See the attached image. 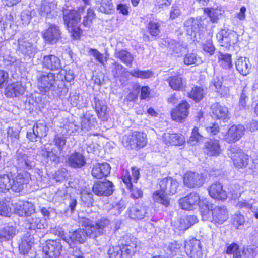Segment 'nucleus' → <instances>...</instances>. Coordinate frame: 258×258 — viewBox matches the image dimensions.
Segmentation results:
<instances>
[{
    "label": "nucleus",
    "mask_w": 258,
    "mask_h": 258,
    "mask_svg": "<svg viewBox=\"0 0 258 258\" xmlns=\"http://www.w3.org/2000/svg\"><path fill=\"white\" fill-rule=\"evenodd\" d=\"M220 45L227 47L235 44L238 41V35L235 32L230 30H221L216 35Z\"/></svg>",
    "instance_id": "nucleus-12"
},
{
    "label": "nucleus",
    "mask_w": 258,
    "mask_h": 258,
    "mask_svg": "<svg viewBox=\"0 0 258 258\" xmlns=\"http://www.w3.org/2000/svg\"><path fill=\"white\" fill-rule=\"evenodd\" d=\"M237 71L242 75L246 76L250 72L251 65L249 60L246 57H241L235 62Z\"/></svg>",
    "instance_id": "nucleus-31"
},
{
    "label": "nucleus",
    "mask_w": 258,
    "mask_h": 258,
    "mask_svg": "<svg viewBox=\"0 0 258 258\" xmlns=\"http://www.w3.org/2000/svg\"><path fill=\"white\" fill-rule=\"evenodd\" d=\"M42 64L44 68L51 71L58 70L61 68L60 59L54 55L44 56Z\"/></svg>",
    "instance_id": "nucleus-25"
},
{
    "label": "nucleus",
    "mask_w": 258,
    "mask_h": 258,
    "mask_svg": "<svg viewBox=\"0 0 258 258\" xmlns=\"http://www.w3.org/2000/svg\"><path fill=\"white\" fill-rule=\"evenodd\" d=\"M94 12L91 9L87 10V15L84 17L83 24L84 26H89L92 23L93 19L94 18Z\"/></svg>",
    "instance_id": "nucleus-56"
},
{
    "label": "nucleus",
    "mask_w": 258,
    "mask_h": 258,
    "mask_svg": "<svg viewBox=\"0 0 258 258\" xmlns=\"http://www.w3.org/2000/svg\"><path fill=\"white\" fill-rule=\"evenodd\" d=\"M201 23L199 22V20L198 19H194V18H190L184 22L185 26L187 27H191L192 30H195L199 27Z\"/></svg>",
    "instance_id": "nucleus-61"
},
{
    "label": "nucleus",
    "mask_w": 258,
    "mask_h": 258,
    "mask_svg": "<svg viewBox=\"0 0 258 258\" xmlns=\"http://www.w3.org/2000/svg\"><path fill=\"white\" fill-rule=\"evenodd\" d=\"M95 109L98 116L102 120H104L106 118L107 112V106L104 104L103 101L95 98Z\"/></svg>",
    "instance_id": "nucleus-42"
},
{
    "label": "nucleus",
    "mask_w": 258,
    "mask_h": 258,
    "mask_svg": "<svg viewBox=\"0 0 258 258\" xmlns=\"http://www.w3.org/2000/svg\"><path fill=\"white\" fill-rule=\"evenodd\" d=\"M14 212L20 216H28L35 212V206L28 201H19L15 204Z\"/></svg>",
    "instance_id": "nucleus-17"
},
{
    "label": "nucleus",
    "mask_w": 258,
    "mask_h": 258,
    "mask_svg": "<svg viewBox=\"0 0 258 258\" xmlns=\"http://www.w3.org/2000/svg\"><path fill=\"white\" fill-rule=\"evenodd\" d=\"M199 58L195 53H189L185 55L184 58V63L186 65L196 64L198 61Z\"/></svg>",
    "instance_id": "nucleus-57"
},
{
    "label": "nucleus",
    "mask_w": 258,
    "mask_h": 258,
    "mask_svg": "<svg viewBox=\"0 0 258 258\" xmlns=\"http://www.w3.org/2000/svg\"><path fill=\"white\" fill-rule=\"evenodd\" d=\"M189 105L186 101H183L178 106L173 109L171 113L173 120L180 122L185 119L188 115Z\"/></svg>",
    "instance_id": "nucleus-19"
},
{
    "label": "nucleus",
    "mask_w": 258,
    "mask_h": 258,
    "mask_svg": "<svg viewBox=\"0 0 258 258\" xmlns=\"http://www.w3.org/2000/svg\"><path fill=\"white\" fill-rule=\"evenodd\" d=\"M82 99V97H80L79 94L77 92L71 94L70 96L71 103L73 106L76 107H80L81 106L80 101Z\"/></svg>",
    "instance_id": "nucleus-62"
},
{
    "label": "nucleus",
    "mask_w": 258,
    "mask_h": 258,
    "mask_svg": "<svg viewBox=\"0 0 258 258\" xmlns=\"http://www.w3.org/2000/svg\"><path fill=\"white\" fill-rule=\"evenodd\" d=\"M212 115L214 118L226 121L229 118L228 108L219 103H213L211 107Z\"/></svg>",
    "instance_id": "nucleus-23"
},
{
    "label": "nucleus",
    "mask_w": 258,
    "mask_h": 258,
    "mask_svg": "<svg viewBox=\"0 0 258 258\" xmlns=\"http://www.w3.org/2000/svg\"><path fill=\"white\" fill-rule=\"evenodd\" d=\"M61 250V243L59 241L54 240L47 241L46 246L43 248V251L47 256L46 258L58 257Z\"/></svg>",
    "instance_id": "nucleus-18"
},
{
    "label": "nucleus",
    "mask_w": 258,
    "mask_h": 258,
    "mask_svg": "<svg viewBox=\"0 0 258 258\" xmlns=\"http://www.w3.org/2000/svg\"><path fill=\"white\" fill-rule=\"evenodd\" d=\"M180 248V244L176 241H174L170 243L168 247V250L169 251V255L175 254L177 253Z\"/></svg>",
    "instance_id": "nucleus-63"
},
{
    "label": "nucleus",
    "mask_w": 258,
    "mask_h": 258,
    "mask_svg": "<svg viewBox=\"0 0 258 258\" xmlns=\"http://www.w3.org/2000/svg\"><path fill=\"white\" fill-rule=\"evenodd\" d=\"M14 159L15 166L18 168L30 170L35 166V156L31 153L18 151Z\"/></svg>",
    "instance_id": "nucleus-7"
},
{
    "label": "nucleus",
    "mask_w": 258,
    "mask_h": 258,
    "mask_svg": "<svg viewBox=\"0 0 258 258\" xmlns=\"http://www.w3.org/2000/svg\"><path fill=\"white\" fill-rule=\"evenodd\" d=\"M85 7H79L77 10L63 11V20L69 31L76 38L79 36L80 28L78 25L81 18V15L84 12Z\"/></svg>",
    "instance_id": "nucleus-4"
},
{
    "label": "nucleus",
    "mask_w": 258,
    "mask_h": 258,
    "mask_svg": "<svg viewBox=\"0 0 258 258\" xmlns=\"http://www.w3.org/2000/svg\"><path fill=\"white\" fill-rule=\"evenodd\" d=\"M209 195L212 198L218 200H225L227 195L223 189L222 185L219 183L212 184L208 188Z\"/></svg>",
    "instance_id": "nucleus-26"
},
{
    "label": "nucleus",
    "mask_w": 258,
    "mask_h": 258,
    "mask_svg": "<svg viewBox=\"0 0 258 258\" xmlns=\"http://www.w3.org/2000/svg\"><path fill=\"white\" fill-rule=\"evenodd\" d=\"M96 124L95 119L93 116L86 114L81 120V129L85 132L91 130Z\"/></svg>",
    "instance_id": "nucleus-38"
},
{
    "label": "nucleus",
    "mask_w": 258,
    "mask_h": 258,
    "mask_svg": "<svg viewBox=\"0 0 258 258\" xmlns=\"http://www.w3.org/2000/svg\"><path fill=\"white\" fill-rule=\"evenodd\" d=\"M245 130L242 125H232L225 135V141L231 143L239 140L244 135Z\"/></svg>",
    "instance_id": "nucleus-16"
},
{
    "label": "nucleus",
    "mask_w": 258,
    "mask_h": 258,
    "mask_svg": "<svg viewBox=\"0 0 258 258\" xmlns=\"http://www.w3.org/2000/svg\"><path fill=\"white\" fill-rule=\"evenodd\" d=\"M18 49L24 54H31L35 51V46L26 37L18 40Z\"/></svg>",
    "instance_id": "nucleus-28"
},
{
    "label": "nucleus",
    "mask_w": 258,
    "mask_h": 258,
    "mask_svg": "<svg viewBox=\"0 0 258 258\" xmlns=\"http://www.w3.org/2000/svg\"><path fill=\"white\" fill-rule=\"evenodd\" d=\"M115 57L119 58L127 66H131L134 57L131 53L125 50H116L114 53Z\"/></svg>",
    "instance_id": "nucleus-35"
},
{
    "label": "nucleus",
    "mask_w": 258,
    "mask_h": 258,
    "mask_svg": "<svg viewBox=\"0 0 258 258\" xmlns=\"http://www.w3.org/2000/svg\"><path fill=\"white\" fill-rule=\"evenodd\" d=\"M8 141L12 145L17 147L19 145V131L13 127H9L7 130Z\"/></svg>",
    "instance_id": "nucleus-45"
},
{
    "label": "nucleus",
    "mask_w": 258,
    "mask_h": 258,
    "mask_svg": "<svg viewBox=\"0 0 258 258\" xmlns=\"http://www.w3.org/2000/svg\"><path fill=\"white\" fill-rule=\"evenodd\" d=\"M68 163L72 167L80 168L85 165L86 162L81 153L75 152L70 156Z\"/></svg>",
    "instance_id": "nucleus-33"
},
{
    "label": "nucleus",
    "mask_w": 258,
    "mask_h": 258,
    "mask_svg": "<svg viewBox=\"0 0 258 258\" xmlns=\"http://www.w3.org/2000/svg\"><path fill=\"white\" fill-rule=\"evenodd\" d=\"M204 151L210 156H217L221 152L219 141L216 140H210L206 143Z\"/></svg>",
    "instance_id": "nucleus-30"
},
{
    "label": "nucleus",
    "mask_w": 258,
    "mask_h": 258,
    "mask_svg": "<svg viewBox=\"0 0 258 258\" xmlns=\"http://www.w3.org/2000/svg\"><path fill=\"white\" fill-rule=\"evenodd\" d=\"M122 253L121 248L118 247H111L108 251L109 258H121Z\"/></svg>",
    "instance_id": "nucleus-55"
},
{
    "label": "nucleus",
    "mask_w": 258,
    "mask_h": 258,
    "mask_svg": "<svg viewBox=\"0 0 258 258\" xmlns=\"http://www.w3.org/2000/svg\"><path fill=\"white\" fill-rule=\"evenodd\" d=\"M137 244H132V245L123 246L121 247L122 252L128 255L134 254L136 251Z\"/></svg>",
    "instance_id": "nucleus-64"
},
{
    "label": "nucleus",
    "mask_w": 258,
    "mask_h": 258,
    "mask_svg": "<svg viewBox=\"0 0 258 258\" xmlns=\"http://www.w3.org/2000/svg\"><path fill=\"white\" fill-rule=\"evenodd\" d=\"M204 11L213 23H217L224 13L221 7L205 8Z\"/></svg>",
    "instance_id": "nucleus-37"
},
{
    "label": "nucleus",
    "mask_w": 258,
    "mask_h": 258,
    "mask_svg": "<svg viewBox=\"0 0 258 258\" xmlns=\"http://www.w3.org/2000/svg\"><path fill=\"white\" fill-rule=\"evenodd\" d=\"M56 77L54 74L45 73L41 74L37 78V87L42 93L49 92L54 87Z\"/></svg>",
    "instance_id": "nucleus-9"
},
{
    "label": "nucleus",
    "mask_w": 258,
    "mask_h": 258,
    "mask_svg": "<svg viewBox=\"0 0 258 258\" xmlns=\"http://www.w3.org/2000/svg\"><path fill=\"white\" fill-rule=\"evenodd\" d=\"M111 167L107 163H97L93 165L92 175L96 178H101L110 174Z\"/></svg>",
    "instance_id": "nucleus-24"
},
{
    "label": "nucleus",
    "mask_w": 258,
    "mask_h": 258,
    "mask_svg": "<svg viewBox=\"0 0 258 258\" xmlns=\"http://www.w3.org/2000/svg\"><path fill=\"white\" fill-rule=\"evenodd\" d=\"M34 244V238L30 234H26L22 239V242L19 245V250L21 253L25 254L31 249Z\"/></svg>",
    "instance_id": "nucleus-34"
},
{
    "label": "nucleus",
    "mask_w": 258,
    "mask_h": 258,
    "mask_svg": "<svg viewBox=\"0 0 258 258\" xmlns=\"http://www.w3.org/2000/svg\"><path fill=\"white\" fill-rule=\"evenodd\" d=\"M54 145L58 148L59 152L63 149L66 144V139L58 134L56 135L54 138Z\"/></svg>",
    "instance_id": "nucleus-52"
},
{
    "label": "nucleus",
    "mask_w": 258,
    "mask_h": 258,
    "mask_svg": "<svg viewBox=\"0 0 258 258\" xmlns=\"http://www.w3.org/2000/svg\"><path fill=\"white\" fill-rule=\"evenodd\" d=\"M244 222V216L242 214H235L233 215V223L236 228H238L240 226L243 225Z\"/></svg>",
    "instance_id": "nucleus-60"
},
{
    "label": "nucleus",
    "mask_w": 258,
    "mask_h": 258,
    "mask_svg": "<svg viewBox=\"0 0 258 258\" xmlns=\"http://www.w3.org/2000/svg\"><path fill=\"white\" fill-rule=\"evenodd\" d=\"M32 18V11L27 9L23 11L21 14V19L23 24L28 25L30 23Z\"/></svg>",
    "instance_id": "nucleus-53"
},
{
    "label": "nucleus",
    "mask_w": 258,
    "mask_h": 258,
    "mask_svg": "<svg viewBox=\"0 0 258 258\" xmlns=\"http://www.w3.org/2000/svg\"><path fill=\"white\" fill-rule=\"evenodd\" d=\"M61 33L58 26L55 25H50L49 28L43 33V37L51 43H55L60 38Z\"/></svg>",
    "instance_id": "nucleus-21"
},
{
    "label": "nucleus",
    "mask_w": 258,
    "mask_h": 258,
    "mask_svg": "<svg viewBox=\"0 0 258 258\" xmlns=\"http://www.w3.org/2000/svg\"><path fill=\"white\" fill-rule=\"evenodd\" d=\"M11 212L9 203L0 201V215L8 216Z\"/></svg>",
    "instance_id": "nucleus-54"
},
{
    "label": "nucleus",
    "mask_w": 258,
    "mask_h": 258,
    "mask_svg": "<svg viewBox=\"0 0 258 258\" xmlns=\"http://www.w3.org/2000/svg\"><path fill=\"white\" fill-rule=\"evenodd\" d=\"M170 87L174 90L179 91L183 89L186 85V81L180 75L170 77L167 79Z\"/></svg>",
    "instance_id": "nucleus-29"
},
{
    "label": "nucleus",
    "mask_w": 258,
    "mask_h": 258,
    "mask_svg": "<svg viewBox=\"0 0 258 258\" xmlns=\"http://www.w3.org/2000/svg\"><path fill=\"white\" fill-rule=\"evenodd\" d=\"M183 179L184 185L190 188L201 187L204 182L202 174L192 171H187L185 173Z\"/></svg>",
    "instance_id": "nucleus-13"
},
{
    "label": "nucleus",
    "mask_w": 258,
    "mask_h": 258,
    "mask_svg": "<svg viewBox=\"0 0 258 258\" xmlns=\"http://www.w3.org/2000/svg\"><path fill=\"white\" fill-rule=\"evenodd\" d=\"M9 19L8 22L3 23V27L2 30L3 31V34L4 38L6 39H9L15 35V31L12 28V19L13 16L11 15H9L7 16Z\"/></svg>",
    "instance_id": "nucleus-36"
},
{
    "label": "nucleus",
    "mask_w": 258,
    "mask_h": 258,
    "mask_svg": "<svg viewBox=\"0 0 258 258\" xmlns=\"http://www.w3.org/2000/svg\"><path fill=\"white\" fill-rule=\"evenodd\" d=\"M100 4L99 9L100 12L105 14H110L113 9V5L111 0H98Z\"/></svg>",
    "instance_id": "nucleus-48"
},
{
    "label": "nucleus",
    "mask_w": 258,
    "mask_h": 258,
    "mask_svg": "<svg viewBox=\"0 0 258 258\" xmlns=\"http://www.w3.org/2000/svg\"><path fill=\"white\" fill-rule=\"evenodd\" d=\"M209 209L211 220L218 224H222L228 218V212L227 208L224 206H215L213 208L211 205ZM209 221V220H208Z\"/></svg>",
    "instance_id": "nucleus-10"
},
{
    "label": "nucleus",
    "mask_w": 258,
    "mask_h": 258,
    "mask_svg": "<svg viewBox=\"0 0 258 258\" xmlns=\"http://www.w3.org/2000/svg\"><path fill=\"white\" fill-rule=\"evenodd\" d=\"M205 94L206 90L203 87L201 86H195L188 93V96L195 101L199 102L203 98Z\"/></svg>",
    "instance_id": "nucleus-40"
},
{
    "label": "nucleus",
    "mask_w": 258,
    "mask_h": 258,
    "mask_svg": "<svg viewBox=\"0 0 258 258\" xmlns=\"http://www.w3.org/2000/svg\"><path fill=\"white\" fill-rule=\"evenodd\" d=\"M160 24L156 21H150L148 26V29L150 34L154 36H156L160 33Z\"/></svg>",
    "instance_id": "nucleus-49"
},
{
    "label": "nucleus",
    "mask_w": 258,
    "mask_h": 258,
    "mask_svg": "<svg viewBox=\"0 0 258 258\" xmlns=\"http://www.w3.org/2000/svg\"><path fill=\"white\" fill-rule=\"evenodd\" d=\"M27 226L32 230L42 229L44 228L43 221L38 217H31L27 219Z\"/></svg>",
    "instance_id": "nucleus-44"
},
{
    "label": "nucleus",
    "mask_w": 258,
    "mask_h": 258,
    "mask_svg": "<svg viewBox=\"0 0 258 258\" xmlns=\"http://www.w3.org/2000/svg\"><path fill=\"white\" fill-rule=\"evenodd\" d=\"M31 179V175L27 172L18 174L15 177L12 174L10 189L16 192H20L23 190L24 185L29 183Z\"/></svg>",
    "instance_id": "nucleus-11"
},
{
    "label": "nucleus",
    "mask_w": 258,
    "mask_h": 258,
    "mask_svg": "<svg viewBox=\"0 0 258 258\" xmlns=\"http://www.w3.org/2000/svg\"><path fill=\"white\" fill-rule=\"evenodd\" d=\"M163 140L167 145L179 146L183 145L185 142L184 136L179 133H164Z\"/></svg>",
    "instance_id": "nucleus-22"
},
{
    "label": "nucleus",
    "mask_w": 258,
    "mask_h": 258,
    "mask_svg": "<svg viewBox=\"0 0 258 258\" xmlns=\"http://www.w3.org/2000/svg\"><path fill=\"white\" fill-rule=\"evenodd\" d=\"M16 234V229L13 226H6L0 230V242L8 241Z\"/></svg>",
    "instance_id": "nucleus-41"
},
{
    "label": "nucleus",
    "mask_w": 258,
    "mask_h": 258,
    "mask_svg": "<svg viewBox=\"0 0 258 258\" xmlns=\"http://www.w3.org/2000/svg\"><path fill=\"white\" fill-rule=\"evenodd\" d=\"M26 90L21 82H16L9 84L5 88V95L7 97H14L23 94Z\"/></svg>",
    "instance_id": "nucleus-20"
},
{
    "label": "nucleus",
    "mask_w": 258,
    "mask_h": 258,
    "mask_svg": "<svg viewBox=\"0 0 258 258\" xmlns=\"http://www.w3.org/2000/svg\"><path fill=\"white\" fill-rule=\"evenodd\" d=\"M203 50L205 52L209 53L210 55H213L215 51V48L211 40H207L203 46Z\"/></svg>",
    "instance_id": "nucleus-59"
},
{
    "label": "nucleus",
    "mask_w": 258,
    "mask_h": 258,
    "mask_svg": "<svg viewBox=\"0 0 258 258\" xmlns=\"http://www.w3.org/2000/svg\"><path fill=\"white\" fill-rule=\"evenodd\" d=\"M147 142L146 134L138 131L124 135L122 140V145L128 149L142 148L147 145Z\"/></svg>",
    "instance_id": "nucleus-5"
},
{
    "label": "nucleus",
    "mask_w": 258,
    "mask_h": 258,
    "mask_svg": "<svg viewBox=\"0 0 258 258\" xmlns=\"http://www.w3.org/2000/svg\"><path fill=\"white\" fill-rule=\"evenodd\" d=\"M147 207L140 205H136L129 210V216L134 220H141L145 216Z\"/></svg>",
    "instance_id": "nucleus-32"
},
{
    "label": "nucleus",
    "mask_w": 258,
    "mask_h": 258,
    "mask_svg": "<svg viewBox=\"0 0 258 258\" xmlns=\"http://www.w3.org/2000/svg\"><path fill=\"white\" fill-rule=\"evenodd\" d=\"M202 138V136L199 133L198 127H195L192 132L191 135L187 141V143L191 145H195L200 141Z\"/></svg>",
    "instance_id": "nucleus-50"
},
{
    "label": "nucleus",
    "mask_w": 258,
    "mask_h": 258,
    "mask_svg": "<svg viewBox=\"0 0 258 258\" xmlns=\"http://www.w3.org/2000/svg\"><path fill=\"white\" fill-rule=\"evenodd\" d=\"M179 204L182 209L186 210H192L199 205L203 220L207 221L210 219L209 209L211 206L206 199H200L197 193L192 192L182 198L179 200Z\"/></svg>",
    "instance_id": "nucleus-2"
},
{
    "label": "nucleus",
    "mask_w": 258,
    "mask_h": 258,
    "mask_svg": "<svg viewBox=\"0 0 258 258\" xmlns=\"http://www.w3.org/2000/svg\"><path fill=\"white\" fill-rule=\"evenodd\" d=\"M185 249L187 255L191 258L202 257L201 243L199 240L192 239L186 241L185 244Z\"/></svg>",
    "instance_id": "nucleus-14"
},
{
    "label": "nucleus",
    "mask_w": 258,
    "mask_h": 258,
    "mask_svg": "<svg viewBox=\"0 0 258 258\" xmlns=\"http://www.w3.org/2000/svg\"><path fill=\"white\" fill-rule=\"evenodd\" d=\"M80 223L84 229H78L73 232L70 237L71 242L82 243L86 236L92 238H96L103 234L104 229L110 224L109 220L105 218H102L96 222L85 217L81 218Z\"/></svg>",
    "instance_id": "nucleus-1"
},
{
    "label": "nucleus",
    "mask_w": 258,
    "mask_h": 258,
    "mask_svg": "<svg viewBox=\"0 0 258 258\" xmlns=\"http://www.w3.org/2000/svg\"><path fill=\"white\" fill-rule=\"evenodd\" d=\"M61 153L55 152L52 149L46 145L44 146L40 151L39 156L43 158L44 160L48 161L49 159L54 162L58 163L59 161V155Z\"/></svg>",
    "instance_id": "nucleus-27"
},
{
    "label": "nucleus",
    "mask_w": 258,
    "mask_h": 258,
    "mask_svg": "<svg viewBox=\"0 0 258 258\" xmlns=\"http://www.w3.org/2000/svg\"><path fill=\"white\" fill-rule=\"evenodd\" d=\"M233 160L235 167L239 169L246 167L249 162V157L237 147H231L227 153Z\"/></svg>",
    "instance_id": "nucleus-8"
},
{
    "label": "nucleus",
    "mask_w": 258,
    "mask_h": 258,
    "mask_svg": "<svg viewBox=\"0 0 258 258\" xmlns=\"http://www.w3.org/2000/svg\"><path fill=\"white\" fill-rule=\"evenodd\" d=\"M140 173L139 169L136 167H132L131 173L125 171L122 175V180L126 185L128 189L132 192V196L136 199L142 196L143 192L141 189L133 188L132 183H136L139 178Z\"/></svg>",
    "instance_id": "nucleus-6"
},
{
    "label": "nucleus",
    "mask_w": 258,
    "mask_h": 258,
    "mask_svg": "<svg viewBox=\"0 0 258 258\" xmlns=\"http://www.w3.org/2000/svg\"><path fill=\"white\" fill-rule=\"evenodd\" d=\"M12 180V173L3 174L0 175V191L2 192L8 191L11 188Z\"/></svg>",
    "instance_id": "nucleus-43"
},
{
    "label": "nucleus",
    "mask_w": 258,
    "mask_h": 258,
    "mask_svg": "<svg viewBox=\"0 0 258 258\" xmlns=\"http://www.w3.org/2000/svg\"><path fill=\"white\" fill-rule=\"evenodd\" d=\"M33 131L39 138H43L47 135L48 128L45 122H37L33 126Z\"/></svg>",
    "instance_id": "nucleus-46"
},
{
    "label": "nucleus",
    "mask_w": 258,
    "mask_h": 258,
    "mask_svg": "<svg viewBox=\"0 0 258 258\" xmlns=\"http://www.w3.org/2000/svg\"><path fill=\"white\" fill-rule=\"evenodd\" d=\"M218 59L221 67L225 69H228L232 67L231 55L229 54L220 53Z\"/></svg>",
    "instance_id": "nucleus-47"
},
{
    "label": "nucleus",
    "mask_w": 258,
    "mask_h": 258,
    "mask_svg": "<svg viewBox=\"0 0 258 258\" xmlns=\"http://www.w3.org/2000/svg\"><path fill=\"white\" fill-rule=\"evenodd\" d=\"M93 192L98 196H108L114 191L113 183L108 180L96 182L92 187Z\"/></svg>",
    "instance_id": "nucleus-15"
},
{
    "label": "nucleus",
    "mask_w": 258,
    "mask_h": 258,
    "mask_svg": "<svg viewBox=\"0 0 258 258\" xmlns=\"http://www.w3.org/2000/svg\"><path fill=\"white\" fill-rule=\"evenodd\" d=\"M229 190V193L231 195L232 197L234 199L239 197L241 196V193L243 192L240 186L238 184L231 185Z\"/></svg>",
    "instance_id": "nucleus-58"
},
{
    "label": "nucleus",
    "mask_w": 258,
    "mask_h": 258,
    "mask_svg": "<svg viewBox=\"0 0 258 258\" xmlns=\"http://www.w3.org/2000/svg\"><path fill=\"white\" fill-rule=\"evenodd\" d=\"M79 128L78 125L74 123H66L63 125L62 128V135H70L76 132Z\"/></svg>",
    "instance_id": "nucleus-51"
},
{
    "label": "nucleus",
    "mask_w": 258,
    "mask_h": 258,
    "mask_svg": "<svg viewBox=\"0 0 258 258\" xmlns=\"http://www.w3.org/2000/svg\"><path fill=\"white\" fill-rule=\"evenodd\" d=\"M53 4H43L40 9L39 14L42 17L52 18L56 15V12L52 9Z\"/></svg>",
    "instance_id": "nucleus-39"
},
{
    "label": "nucleus",
    "mask_w": 258,
    "mask_h": 258,
    "mask_svg": "<svg viewBox=\"0 0 258 258\" xmlns=\"http://www.w3.org/2000/svg\"><path fill=\"white\" fill-rule=\"evenodd\" d=\"M160 189L153 194V199L156 202L160 203L166 207L169 205V201L166 195L175 194L178 186V182L171 177H166L159 181Z\"/></svg>",
    "instance_id": "nucleus-3"
}]
</instances>
